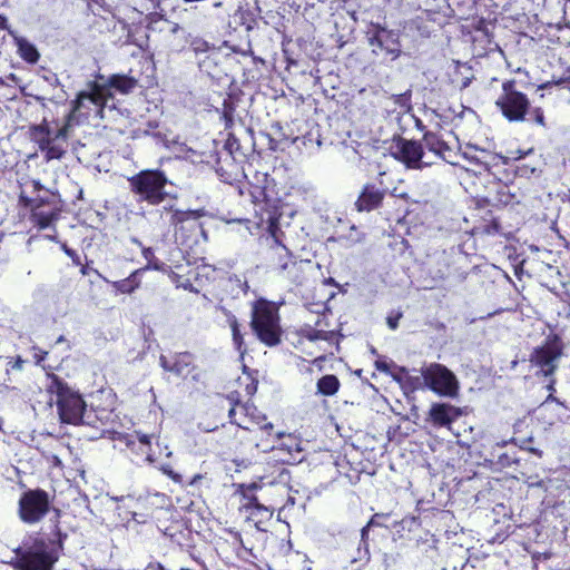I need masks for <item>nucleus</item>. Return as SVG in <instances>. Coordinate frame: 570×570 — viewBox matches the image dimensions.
<instances>
[{
	"instance_id": "f257e3e1",
	"label": "nucleus",
	"mask_w": 570,
	"mask_h": 570,
	"mask_svg": "<svg viewBox=\"0 0 570 570\" xmlns=\"http://www.w3.org/2000/svg\"><path fill=\"white\" fill-rule=\"evenodd\" d=\"M63 537H29L12 549L14 558L9 561L14 570H53L62 551Z\"/></svg>"
},
{
	"instance_id": "f03ea898",
	"label": "nucleus",
	"mask_w": 570,
	"mask_h": 570,
	"mask_svg": "<svg viewBox=\"0 0 570 570\" xmlns=\"http://www.w3.org/2000/svg\"><path fill=\"white\" fill-rule=\"evenodd\" d=\"M250 327L263 344L278 345L283 333L278 306L265 298L255 301L252 304Z\"/></svg>"
},
{
	"instance_id": "7ed1b4c3",
	"label": "nucleus",
	"mask_w": 570,
	"mask_h": 570,
	"mask_svg": "<svg viewBox=\"0 0 570 570\" xmlns=\"http://www.w3.org/2000/svg\"><path fill=\"white\" fill-rule=\"evenodd\" d=\"M129 189L138 202L156 206L171 196L167 187L171 185L164 171L141 170L128 179Z\"/></svg>"
},
{
	"instance_id": "20e7f679",
	"label": "nucleus",
	"mask_w": 570,
	"mask_h": 570,
	"mask_svg": "<svg viewBox=\"0 0 570 570\" xmlns=\"http://www.w3.org/2000/svg\"><path fill=\"white\" fill-rule=\"evenodd\" d=\"M137 86V80L125 75H114L104 83H95L90 92H80L75 101L72 112L80 111L86 102L101 108L110 95V90L126 95L131 92Z\"/></svg>"
},
{
	"instance_id": "39448f33",
	"label": "nucleus",
	"mask_w": 570,
	"mask_h": 570,
	"mask_svg": "<svg viewBox=\"0 0 570 570\" xmlns=\"http://www.w3.org/2000/svg\"><path fill=\"white\" fill-rule=\"evenodd\" d=\"M538 537H533L528 542L523 543L525 551L532 556L535 562H542L552 558H569L570 557V541L568 537H542V542L537 541Z\"/></svg>"
},
{
	"instance_id": "423d86ee",
	"label": "nucleus",
	"mask_w": 570,
	"mask_h": 570,
	"mask_svg": "<svg viewBox=\"0 0 570 570\" xmlns=\"http://www.w3.org/2000/svg\"><path fill=\"white\" fill-rule=\"evenodd\" d=\"M56 403L63 423H85L86 404L79 394L58 383Z\"/></svg>"
},
{
	"instance_id": "0eeeda50",
	"label": "nucleus",
	"mask_w": 570,
	"mask_h": 570,
	"mask_svg": "<svg viewBox=\"0 0 570 570\" xmlns=\"http://www.w3.org/2000/svg\"><path fill=\"white\" fill-rule=\"evenodd\" d=\"M502 95L497 100V106L509 121H521L529 109L528 97L515 90L514 81H505L502 85Z\"/></svg>"
},
{
	"instance_id": "6e6552de",
	"label": "nucleus",
	"mask_w": 570,
	"mask_h": 570,
	"mask_svg": "<svg viewBox=\"0 0 570 570\" xmlns=\"http://www.w3.org/2000/svg\"><path fill=\"white\" fill-rule=\"evenodd\" d=\"M20 200L26 207L30 208L31 219L37 226H39V228L50 226V224L58 217V200L56 195L52 193H46L45 196L38 195L33 198H29L21 194Z\"/></svg>"
},
{
	"instance_id": "1a4fd4ad",
	"label": "nucleus",
	"mask_w": 570,
	"mask_h": 570,
	"mask_svg": "<svg viewBox=\"0 0 570 570\" xmlns=\"http://www.w3.org/2000/svg\"><path fill=\"white\" fill-rule=\"evenodd\" d=\"M49 494L43 490H30L19 501V513L22 521L35 523L49 511Z\"/></svg>"
},
{
	"instance_id": "9d476101",
	"label": "nucleus",
	"mask_w": 570,
	"mask_h": 570,
	"mask_svg": "<svg viewBox=\"0 0 570 570\" xmlns=\"http://www.w3.org/2000/svg\"><path fill=\"white\" fill-rule=\"evenodd\" d=\"M425 383L436 393L453 396L458 390V382L452 372L441 364H431L422 370Z\"/></svg>"
},
{
	"instance_id": "9b49d317",
	"label": "nucleus",
	"mask_w": 570,
	"mask_h": 570,
	"mask_svg": "<svg viewBox=\"0 0 570 570\" xmlns=\"http://www.w3.org/2000/svg\"><path fill=\"white\" fill-rule=\"evenodd\" d=\"M392 154L407 168L421 169L433 164L432 160L424 159L423 146L413 140H400Z\"/></svg>"
},
{
	"instance_id": "f8f14e48",
	"label": "nucleus",
	"mask_w": 570,
	"mask_h": 570,
	"mask_svg": "<svg viewBox=\"0 0 570 570\" xmlns=\"http://www.w3.org/2000/svg\"><path fill=\"white\" fill-rule=\"evenodd\" d=\"M470 165L474 166L473 170H490L492 167L505 164V158L499 154L490 150L478 148L473 145H468L461 153Z\"/></svg>"
},
{
	"instance_id": "ddd939ff",
	"label": "nucleus",
	"mask_w": 570,
	"mask_h": 570,
	"mask_svg": "<svg viewBox=\"0 0 570 570\" xmlns=\"http://www.w3.org/2000/svg\"><path fill=\"white\" fill-rule=\"evenodd\" d=\"M561 354V347L556 341L548 342L533 351L530 361L534 366L539 367L546 376H548L557 368V362Z\"/></svg>"
},
{
	"instance_id": "4468645a",
	"label": "nucleus",
	"mask_w": 570,
	"mask_h": 570,
	"mask_svg": "<svg viewBox=\"0 0 570 570\" xmlns=\"http://www.w3.org/2000/svg\"><path fill=\"white\" fill-rule=\"evenodd\" d=\"M160 366L177 377L187 379L191 376L194 380H197L198 374L195 372V366L193 364V356L189 353H179L174 355L173 357L160 356Z\"/></svg>"
},
{
	"instance_id": "2eb2a0df",
	"label": "nucleus",
	"mask_w": 570,
	"mask_h": 570,
	"mask_svg": "<svg viewBox=\"0 0 570 570\" xmlns=\"http://www.w3.org/2000/svg\"><path fill=\"white\" fill-rule=\"evenodd\" d=\"M423 146L435 157L443 159L451 165H458V154L436 134L428 131L423 136Z\"/></svg>"
},
{
	"instance_id": "dca6fc26",
	"label": "nucleus",
	"mask_w": 570,
	"mask_h": 570,
	"mask_svg": "<svg viewBox=\"0 0 570 570\" xmlns=\"http://www.w3.org/2000/svg\"><path fill=\"white\" fill-rule=\"evenodd\" d=\"M273 243L268 254L271 266L281 273L295 269L298 263L291 257L288 249L276 238L273 239Z\"/></svg>"
},
{
	"instance_id": "f3484780",
	"label": "nucleus",
	"mask_w": 570,
	"mask_h": 570,
	"mask_svg": "<svg viewBox=\"0 0 570 570\" xmlns=\"http://www.w3.org/2000/svg\"><path fill=\"white\" fill-rule=\"evenodd\" d=\"M256 409L248 404H237L230 409L229 417L232 422L245 430H252L250 423L259 424L265 419L256 414Z\"/></svg>"
},
{
	"instance_id": "a211bd4d",
	"label": "nucleus",
	"mask_w": 570,
	"mask_h": 570,
	"mask_svg": "<svg viewBox=\"0 0 570 570\" xmlns=\"http://www.w3.org/2000/svg\"><path fill=\"white\" fill-rule=\"evenodd\" d=\"M384 198V190L376 187L375 185L367 184L364 186L355 207L358 212H370L377 208Z\"/></svg>"
},
{
	"instance_id": "6ab92c4d",
	"label": "nucleus",
	"mask_w": 570,
	"mask_h": 570,
	"mask_svg": "<svg viewBox=\"0 0 570 570\" xmlns=\"http://www.w3.org/2000/svg\"><path fill=\"white\" fill-rule=\"evenodd\" d=\"M461 415V411L449 404H434L430 410V416L436 425H449Z\"/></svg>"
},
{
	"instance_id": "aec40b11",
	"label": "nucleus",
	"mask_w": 570,
	"mask_h": 570,
	"mask_svg": "<svg viewBox=\"0 0 570 570\" xmlns=\"http://www.w3.org/2000/svg\"><path fill=\"white\" fill-rule=\"evenodd\" d=\"M164 213H167L169 215V224L177 226L179 224H183L189 219L197 220L198 218L203 217L205 215L204 209H196V210H179L174 209L171 207H164Z\"/></svg>"
},
{
	"instance_id": "412c9836",
	"label": "nucleus",
	"mask_w": 570,
	"mask_h": 570,
	"mask_svg": "<svg viewBox=\"0 0 570 570\" xmlns=\"http://www.w3.org/2000/svg\"><path fill=\"white\" fill-rule=\"evenodd\" d=\"M14 42L22 59L31 63H36L38 61L39 52L31 42L22 37L17 36H14Z\"/></svg>"
},
{
	"instance_id": "4be33fe9",
	"label": "nucleus",
	"mask_w": 570,
	"mask_h": 570,
	"mask_svg": "<svg viewBox=\"0 0 570 570\" xmlns=\"http://www.w3.org/2000/svg\"><path fill=\"white\" fill-rule=\"evenodd\" d=\"M135 439L138 440L140 450L142 453L147 455L148 461L153 462V455L149 453V448L151 444V439H154V435L144 434L140 432H136L135 435H125L121 440L125 441L126 445L129 448H134L136 444Z\"/></svg>"
},
{
	"instance_id": "5701e85b",
	"label": "nucleus",
	"mask_w": 570,
	"mask_h": 570,
	"mask_svg": "<svg viewBox=\"0 0 570 570\" xmlns=\"http://www.w3.org/2000/svg\"><path fill=\"white\" fill-rule=\"evenodd\" d=\"M142 272V269H137L132 272L127 278L121 281L111 282L112 287L122 294H130L136 288L139 287L140 281L138 278V275Z\"/></svg>"
},
{
	"instance_id": "b1692460",
	"label": "nucleus",
	"mask_w": 570,
	"mask_h": 570,
	"mask_svg": "<svg viewBox=\"0 0 570 570\" xmlns=\"http://www.w3.org/2000/svg\"><path fill=\"white\" fill-rule=\"evenodd\" d=\"M227 322L232 331L233 343L240 355H244L246 350L244 348V336L240 331V324L234 315H229Z\"/></svg>"
},
{
	"instance_id": "393cba45",
	"label": "nucleus",
	"mask_w": 570,
	"mask_h": 570,
	"mask_svg": "<svg viewBox=\"0 0 570 570\" xmlns=\"http://www.w3.org/2000/svg\"><path fill=\"white\" fill-rule=\"evenodd\" d=\"M340 387V382L335 375H325L317 382V391L323 395H334Z\"/></svg>"
},
{
	"instance_id": "a878e982",
	"label": "nucleus",
	"mask_w": 570,
	"mask_h": 570,
	"mask_svg": "<svg viewBox=\"0 0 570 570\" xmlns=\"http://www.w3.org/2000/svg\"><path fill=\"white\" fill-rule=\"evenodd\" d=\"M277 436L278 439H283L282 443L279 444L281 450L286 451L292 456L302 452V448L297 438L291 434L283 435L282 433H278Z\"/></svg>"
},
{
	"instance_id": "bb28decb",
	"label": "nucleus",
	"mask_w": 570,
	"mask_h": 570,
	"mask_svg": "<svg viewBox=\"0 0 570 570\" xmlns=\"http://www.w3.org/2000/svg\"><path fill=\"white\" fill-rule=\"evenodd\" d=\"M66 148L67 142L53 138L47 153L45 154L46 160L49 161L53 159H60L65 155Z\"/></svg>"
},
{
	"instance_id": "cd10ccee",
	"label": "nucleus",
	"mask_w": 570,
	"mask_h": 570,
	"mask_svg": "<svg viewBox=\"0 0 570 570\" xmlns=\"http://www.w3.org/2000/svg\"><path fill=\"white\" fill-rule=\"evenodd\" d=\"M142 256L147 261L146 267L141 268L142 272L146 269L165 271L166 265L159 262L150 247H142Z\"/></svg>"
},
{
	"instance_id": "c85d7f7f",
	"label": "nucleus",
	"mask_w": 570,
	"mask_h": 570,
	"mask_svg": "<svg viewBox=\"0 0 570 570\" xmlns=\"http://www.w3.org/2000/svg\"><path fill=\"white\" fill-rule=\"evenodd\" d=\"M370 560V549L367 548V537H360L356 554L352 557L353 562H367Z\"/></svg>"
},
{
	"instance_id": "c756f323",
	"label": "nucleus",
	"mask_w": 570,
	"mask_h": 570,
	"mask_svg": "<svg viewBox=\"0 0 570 570\" xmlns=\"http://www.w3.org/2000/svg\"><path fill=\"white\" fill-rule=\"evenodd\" d=\"M303 333H304V337H306L311 342H315L318 340L330 341L334 337L333 332L315 330L312 327H307V328L303 330Z\"/></svg>"
},
{
	"instance_id": "7c9ffc66",
	"label": "nucleus",
	"mask_w": 570,
	"mask_h": 570,
	"mask_svg": "<svg viewBox=\"0 0 570 570\" xmlns=\"http://www.w3.org/2000/svg\"><path fill=\"white\" fill-rule=\"evenodd\" d=\"M258 514L265 515L268 519L272 517V512L267 509L261 510L255 509L252 511L250 515L247 519V522L250 524L253 523L257 531L267 532L268 529L263 525V522L261 520H257L256 517Z\"/></svg>"
},
{
	"instance_id": "2f4dec72",
	"label": "nucleus",
	"mask_w": 570,
	"mask_h": 570,
	"mask_svg": "<svg viewBox=\"0 0 570 570\" xmlns=\"http://www.w3.org/2000/svg\"><path fill=\"white\" fill-rule=\"evenodd\" d=\"M389 519V515L387 514H375L370 521L368 523L366 524V527H364L362 529V533L361 534H366V532L374 528V527H382L384 525V521H386Z\"/></svg>"
},
{
	"instance_id": "473e14b6",
	"label": "nucleus",
	"mask_w": 570,
	"mask_h": 570,
	"mask_svg": "<svg viewBox=\"0 0 570 570\" xmlns=\"http://www.w3.org/2000/svg\"><path fill=\"white\" fill-rule=\"evenodd\" d=\"M393 35L389 31H386L385 29H382L380 31H377V33L371 38V46L372 47H379V48H383L384 46V41L392 37Z\"/></svg>"
},
{
	"instance_id": "72a5a7b5",
	"label": "nucleus",
	"mask_w": 570,
	"mask_h": 570,
	"mask_svg": "<svg viewBox=\"0 0 570 570\" xmlns=\"http://www.w3.org/2000/svg\"><path fill=\"white\" fill-rule=\"evenodd\" d=\"M436 538L432 537L430 539H419L416 540V547L422 548V552L429 553L431 550L436 549Z\"/></svg>"
},
{
	"instance_id": "f704fd0d",
	"label": "nucleus",
	"mask_w": 570,
	"mask_h": 570,
	"mask_svg": "<svg viewBox=\"0 0 570 570\" xmlns=\"http://www.w3.org/2000/svg\"><path fill=\"white\" fill-rule=\"evenodd\" d=\"M277 492L282 495H286V502L283 504V509H286L288 507H293L296 503V498L291 493V491L286 488L284 484H279L277 487Z\"/></svg>"
},
{
	"instance_id": "c9c22d12",
	"label": "nucleus",
	"mask_w": 570,
	"mask_h": 570,
	"mask_svg": "<svg viewBox=\"0 0 570 570\" xmlns=\"http://www.w3.org/2000/svg\"><path fill=\"white\" fill-rule=\"evenodd\" d=\"M49 136H52V135H51V131L46 122H42L32 128L33 139L39 138V137H49Z\"/></svg>"
},
{
	"instance_id": "e433bc0d",
	"label": "nucleus",
	"mask_w": 570,
	"mask_h": 570,
	"mask_svg": "<svg viewBox=\"0 0 570 570\" xmlns=\"http://www.w3.org/2000/svg\"><path fill=\"white\" fill-rule=\"evenodd\" d=\"M69 118H71V114L69 115ZM70 119H68L67 124H65L55 135L53 138L61 140L63 142H67V137L70 128L69 124Z\"/></svg>"
},
{
	"instance_id": "4c0bfd02",
	"label": "nucleus",
	"mask_w": 570,
	"mask_h": 570,
	"mask_svg": "<svg viewBox=\"0 0 570 570\" xmlns=\"http://www.w3.org/2000/svg\"><path fill=\"white\" fill-rule=\"evenodd\" d=\"M52 139H53V136H49V137L35 138L33 140L38 145L40 151L43 153V155H45L47 153Z\"/></svg>"
},
{
	"instance_id": "58836bf2",
	"label": "nucleus",
	"mask_w": 570,
	"mask_h": 570,
	"mask_svg": "<svg viewBox=\"0 0 570 570\" xmlns=\"http://www.w3.org/2000/svg\"><path fill=\"white\" fill-rule=\"evenodd\" d=\"M22 364L23 360L20 356H18L17 358H9L7 364V371L9 372L10 370H21Z\"/></svg>"
},
{
	"instance_id": "ea45409f",
	"label": "nucleus",
	"mask_w": 570,
	"mask_h": 570,
	"mask_svg": "<svg viewBox=\"0 0 570 570\" xmlns=\"http://www.w3.org/2000/svg\"><path fill=\"white\" fill-rule=\"evenodd\" d=\"M395 102L405 109H410V96L406 94L396 96Z\"/></svg>"
},
{
	"instance_id": "a19ab883",
	"label": "nucleus",
	"mask_w": 570,
	"mask_h": 570,
	"mask_svg": "<svg viewBox=\"0 0 570 570\" xmlns=\"http://www.w3.org/2000/svg\"><path fill=\"white\" fill-rule=\"evenodd\" d=\"M534 114H535V121L541 125V126H544V117H543V112L540 108H537L534 110Z\"/></svg>"
},
{
	"instance_id": "79ce46f5",
	"label": "nucleus",
	"mask_w": 570,
	"mask_h": 570,
	"mask_svg": "<svg viewBox=\"0 0 570 570\" xmlns=\"http://www.w3.org/2000/svg\"><path fill=\"white\" fill-rule=\"evenodd\" d=\"M387 325L391 330H395L399 325V317H395V318L389 317Z\"/></svg>"
},
{
	"instance_id": "37998d69",
	"label": "nucleus",
	"mask_w": 570,
	"mask_h": 570,
	"mask_svg": "<svg viewBox=\"0 0 570 570\" xmlns=\"http://www.w3.org/2000/svg\"><path fill=\"white\" fill-rule=\"evenodd\" d=\"M31 187H32V190L37 191V193L42 190V186H41V184L38 180H32L31 181Z\"/></svg>"
},
{
	"instance_id": "c03bdc74",
	"label": "nucleus",
	"mask_w": 570,
	"mask_h": 570,
	"mask_svg": "<svg viewBox=\"0 0 570 570\" xmlns=\"http://www.w3.org/2000/svg\"><path fill=\"white\" fill-rule=\"evenodd\" d=\"M0 28L1 29H7L8 28V20L3 16H0Z\"/></svg>"
},
{
	"instance_id": "a18cd8bd",
	"label": "nucleus",
	"mask_w": 570,
	"mask_h": 570,
	"mask_svg": "<svg viewBox=\"0 0 570 570\" xmlns=\"http://www.w3.org/2000/svg\"><path fill=\"white\" fill-rule=\"evenodd\" d=\"M179 29H180V27L178 23H171L169 26V32H171V33H176Z\"/></svg>"
},
{
	"instance_id": "49530a36",
	"label": "nucleus",
	"mask_w": 570,
	"mask_h": 570,
	"mask_svg": "<svg viewBox=\"0 0 570 570\" xmlns=\"http://www.w3.org/2000/svg\"><path fill=\"white\" fill-rule=\"evenodd\" d=\"M502 542H503V540H500V537H492V539L489 540L490 544L502 543Z\"/></svg>"
},
{
	"instance_id": "de8ad7c7",
	"label": "nucleus",
	"mask_w": 570,
	"mask_h": 570,
	"mask_svg": "<svg viewBox=\"0 0 570 570\" xmlns=\"http://www.w3.org/2000/svg\"><path fill=\"white\" fill-rule=\"evenodd\" d=\"M206 46H207V45H206L205 42H200L199 45H197V46L195 47V50H196V51H205V47H206Z\"/></svg>"
},
{
	"instance_id": "09e8293b",
	"label": "nucleus",
	"mask_w": 570,
	"mask_h": 570,
	"mask_svg": "<svg viewBox=\"0 0 570 570\" xmlns=\"http://www.w3.org/2000/svg\"><path fill=\"white\" fill-rule=\"evenodd\" d=\"M51 460H52V463L55 465H60L61 464V461H60V459L57 455H52Z\"/></svg>"
},
{
	"instance_id": "8fccbe9b",
	"label": "nucleus",
	"mask_w": 570,
	"mask_h": 570,
	"mask_svg": "<svg viewBox=\"0 0 570 570\" xmlns=\"http://www.w3.org/2000/svg\"><path fill=\"white\" fill-rule=\"evenodd\" d=\"M387 52L397 56L400 50L397 48H391V49H387Z\"/></svg>"
},
{
	"instance_id": "3c124183",
	"label": "nucleus",
	"mask_w": 570,
	"mask_h": 570,
	"mask_svg": "<svg viewBox=\"0 0 570 570\" xmlns=\"http://www.w3.org/2000/svg\"><path fill=\"white\" fill-rule=\"evenodd\" d=\"M263 430H272L273 429V424L272 423H266L262 426Z\"/></svg>"
},
{
	"instance_id": "603ef678",
	"label": "nucleus",
	"mask_w": 570,
	"mask_h": 570,
	"mask_svg": "<svg viewBox=\"0 0 570 570\" xmlns=\"http://www.w3.org/2000/svg\"><path fill=\"white\" fill-rule=\"evenodd\" d=\"M41 352V357L38 358V362L42 361L45 358V356L47 355V352Z\"/></svg>"
},
{
	"instance_id": "864d4df0",
	"label": "nucleus",
	"mask_w": 570,
	"mask_h": 570,
	"mask_svg": "<svg viewBox=\"0 0 570 570\" xmlns=\"http://www.w3.org/2000/svg\"><path fill=\"white\" fill-rule=\"evenodd\" d=\"M132 242L141 247V243L137 238H132Z\"/></svg>"
},
{
	"instance_id": "5fc2aeb1",
	"label": "nucleus",
	"mask_w": 570,
	"mask_h": 570,
	"mask_svg": "<svg viewBox=\"0 0 570 570\" xmlns=\"http://www.w3.org/2000/svg\"><path fill=\"white\" fill-rule=\"evenodd\" d=\"M65 341V337L63 336H60L58 340H57V343H60V342H63Z\"/></svg>"
},
{
	"instance_id": "6e6d98bb",
	"label": "nucleus",
	"mask_w": 570,
	"mask_h": 570,
	"mask_svg": "<svg viewBox=\"0 0 570 570\" xmlns=\"http://www.w3.org/2000/svg\"><path fill=\"white\" fill-rule=\"evenodd\" d=\"M549 400L557 401L554 397H552V395H549V397L547 399V402H548Z\"/></svg>"
},
{
	"instance_id": "4d7b16f0",
	"label": "nucleus",
	"mask_w": 570,
	"mask_h": 570,
	"mask_svg": "<svg viewBox=\"0 0 570 570\" xmlns=\"http://www.w3.org/2000/svg\"><path fill=\"white\" fill-rule=\"evenodd\" d=\"M548 389H549L550 391H552V390H553V384L551 383V384L548 386Z\"/></svg>"
},
{
	"instance_id": "13d9d810",
	"label": "nucleus",
	"mask_w": 570,
	"mask_h": 570,
	"mask_svg": "<svg viewBox=\"0 0 570 570\" xmlns=\"http://www.w3.org/2000/svg\"><path fill=\"white\" fill-rule=\"evenodd\" d=\"M179 570H189V569H188V568H181V569H179Z\"/></svg>"
},
{
	"instance_id": "bf43d9fd",
	"label": "nucleus",
	"mask_w": 570,
	"mask_h": 570,
	"mask_svg": "<svg viewBox=\"0 0 570 570\" xmlns=\"http://www.w3.org/2000/svg\"><path fill=\"white\" fill-rule=\"evenodd\" d=\"M320 2H325V0H318Z\"/></svg>"
},
{
	"instance_id": "052dcab7",
	"label": "nucleus",
	"mask_w": 570,
	"mask_h": 570,
	"mask_svg": "<svg viewBox=\"0 0 570 570\" xmlns=\"http://www.w3.org/2000/svg\"><path fill=\"white\" fill-rule=\"evenodd\" d=\"M95 2H99L100 0H94Z\"/></svg>"
},
{
	"instance_id": "680f3d73",
	"label": "nucleus",
	"mask_w": 570,
	"mask_h": 570,
	"mask_svg": "<svg viewBox=\"0 0 570 570\" xmlns=\"http://www.w3.org/2000/svg\"><path fill=\"white\" fill-rule=\"evenodd\" d=\"M569 542H570V537H569Z\"/></svg>"
}]
</instances>
